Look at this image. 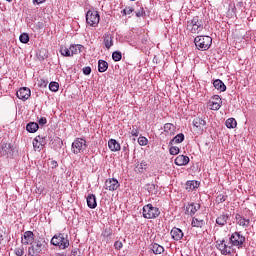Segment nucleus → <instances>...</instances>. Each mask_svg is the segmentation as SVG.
<instances>
[{"label": "nucleus", "instance_id": "obj_32", "mask_svg": "<svg viewBox=\"0 0 256 256\" xmlns=\"http://www.w3.org/2000/svg\"><path fill=\"white\" fill-rule=\"evenodd\" d=\"M175 129V125H173L172 123H166L164 125V132L169 133L170 135L175 134Z\"/></svg>", "mask_w": 256, "mask_h": 256}, {"label": "nucleus", "instance_id": "obj_45", "mask_svg": "<svg viewBox=\"0 0 256 256\" xmlns=\"http://www.w3.org/2000/svg\"><path fill=\"white\" fill-rule=\"evenodd\" d=\"M33 148L35 151H41V144H39L38 141H36V138L33 140Z\"/></svg>", "mask_w": 256, "mask_h": 256}, {"label": "nucleus", "instance_id": "obj_5", "mask_svg": "<svg viewBox=\"0 0 256 256\" xmlns=\"http://www.w3.org/2000/svg\"><path fill=\"white\" fill-rule=\"evenodd\" d=\"M142 215L144 219H157L161 215V211L153 204H147L142 208Z\"/></svg>", "mask_w": 256, "mask_h": 256}, {"label": "nucleus", "instance_id": "obj_52", "mask_svg": "<svg viewBox=\"0 0 256 256\" xmlns=\"http://www.w3.org/2000/svg\"><path fill=\"white\" fill-rule=\"evenodd\" d=\"M51 165H52V169H57V167H59V164L55 160L51 161Z\"/></svg>", "mask_w": 256, "mask_h": 256}, {"label": "nucleus", "instance_id": "obj_55", "mask_svg": "<svg viewBox=\"0 0 256 256\" xmlns=\"http://www.w3.org/2000/svg\"><path fill=\"white\" fill-rule=\"evenodd\" d=\"M55 256H65V254L58 253Z\"/></svg>", "mask_w": 256, "mask_h": 256}, {"label": "nucleus", "instance_id": "obj_30", "mask_svg": "<svg viewBox=\"0 0 256 256\" xmlns=\"http://www.w3.org/2000/svg\"><path fill=\"white\" fill-rule=\"evenodd\" d=\"M183 141H185V134L179 133L170 141V145L183 143Z\"/></svg>", "mask_w": 256, "mask_h": 256}, {"label": "nucleus", "instance_id": "obj_36", "mask_svg": "<svg viewBox=\"0 0 256 256\" xmlns=\"http://www.w3.org/2000/svg\"><path fill=\"white\" fill-rule=\"evenodd\" d=\"M112 59L113 61H121V59H123V54H121L120 51H115L112 53Z\"/></svg>", "mask_w": 256, "mask_h": 256}, {"label": "nucleus", "instance_id": "obj_8", "mask_svg": "<svg viewBox=\"0 0 256 256\" xmlns=\"http://www.w3.org/2000/svg\"><path fill=\"white\" fill-rule=\"evenodd\" d=\"M230 242L234 247H241L245 243V236L241 232H234L230 237Z\"/></svg>", "mask_w": 256, "mask_h": 256}, {"label": "nucleus", "instance_id": "obj_22", "mask_svg": "<svg viewBox=\"0 0 256 256\" xmlns=\"http://www.w3.org/2000/svg\"><path fill=\"white\" fill-rule=\"evenodd\" d=\"M213 86L217 91H220V93H225V91H227V86L221 81V79L214 80Z\"/></svg>", "mask_w": 256, "mask_h": 256}, {"label": "nucleus", "instance_id": "obj_41", "mask_svg": "<svg viewBox=\"0 0 256 256\" xmlns=\"http://www.w3.org/2000/svg\"><path fill=\"white\" fill-rule=\"evenodd\" d=\"M130 135H132V137H139V128H137V126H132L130 128Z\"/></svg>", "mask_w": 256, "mask_h": 256}, {"label": "nucleus", "instance_id": "obj_20", "mask_svg": "<svg viewBox=\"0 0 256 256\" xmlns=\"http://www.w3.org/2000/svg\"><path fill=\"white\" fill-rule=\"evenodd\" d=\"M86 201L89 209H95L97 207V197L94 194H88Z\"/></svg>", "mask_w": 256, "mask_h": 256}, {"label": "nucleus", "instance_id": "obj_14", "mask_svg": "<svg viewBox=\"0 0 256 256\" xmlns=\"http://www.w3.org/2000/svg\"><path fill=\"white\" fill-rule=\"evenodd\" d=\"M218 249L219 251L223 254V255H231V253H233V247L226 245L225 244V240H222L219 244H218Z\"/></svg>", "mask_w": 256, "mask_h": 256}, {"label": "nucleus", "instance_id": "obj_21", "mask_svg": "<svg viewBox=\"0 0 256 256\" xmlns=\"http://www.w3.org/2000/svg\"><path fill=\"white\" fill-rule=\"evenodd\" d=\"M103 43L106 49H111V46L113 45V34L105 33L103 36Z\"/></svg>", "mask_w": 256, "mask_h": 256}, {"label": "nucleus", "instance_id": "obj_16", "mask_svg": "<svg viewBox=\"0 0 256 256\" xmlns=\"http://www.w3.org/2000/svg\"><path fill=\"white\" fill-rule=\"evenodd\" d=\"M231 215L223 212L216 218V224L219 225V227H225L226 223L229 221Z\"/></svg>", "mask_w": 256, "mask_h": 256}, {"label": "nucleus", "instance_id": "obj_31", "mask_svg": "<svg viewBox=\"0 0 256 256\" xmlns=\"http://www.w3.org/2000/svg\"><path fill=\"white\" fill-rule=\"evenodd\" d=\"M192 227H197V228H201L203 227V225H205V220L200 219L199 218H192V222H191Z\"/></svg>", "mask_w": 256, "mask_h": 256}, {"label": "nucleus", "instance_id": "obj_3", "mask_svg": "<svg viewBox=\"0 0 256 256\" xmlns=\"http://www.w3.org/2000/svg\"><path fill=\"white\" fill-rule=\"evenodd\" d=\"M186 30L188 33H201L203 31V20L199 16H194L191 20L187 21Z\"/></svg>", "mask_w": 256, "mask_h": 256}, {"label": "nucleus", "instance_id": "obj_27", "mask_svg": "<svg viewBox=\"0 0 256 256\" xmlns=\"http://www.w3.org/2000/svg\"><path fill=\"white\" fill-rule=\"evenodd\" d=\"M199 187V183L195 180H190V181H187L186 182V186H185V189L186 191H195V189H198Z\"/></svg>", "mask_w": 256, "mask_h": 256}, {"label": "nucleus", "instance_id": "obj_2", "mask_svg": "<svg viewBox=\"0 0 256 256\" xmlns=\"http://www.w3.org/2000/svg\"><path fill=\"white\" fill-rule=\"evenodd\" d=\"M45 247H47V242L45 241V238H39L38 240H35L28 248V256L41 255Z\"/></svg>", "mask_w": 256, "mask_h": 256}, {"label": "nucleus", "instance_id": "obj_28", "mask_svg": "<svg viewBox=\"0 0 256 256\" xmlns=\"http://www.w3.org/2000/svg\"><path fill=\"white\" fill-rule=\"evenodd\" d=\"M26 131H28V133H37V131H39V124H37V122H29L26 125Z\"/></svg>", "mask_w": 256, "mask_h": 256}, {"label": "nucleus", "instance_id": "obj_37", "mask_svg": "<svg viewBox=\"0 0 256 256\" xmlns=\"http://www.w3.org/2000/svg\"><path fill=\"white\" fill-rule=\"evenodd\" d=\"M49 89L53 93H57V91H59V83H57V82H50Z\"/></svg>", "mask_w": 256, "mask_h": 256}, {"label": "nucleus", "instance_id": "obj_50", "mask_svg": "<svg viewBox=\"0 0 256 256\" xmlns=\"http://www.w3.org/2000/svg\"><path fill=\"white\" fill-rule=\"evenodd\" d=\"M39 125H47V118L42 117L38 121Z\"/></svg>", "mask_w": 256, "mask_h": 256}, {"label": "nucleus", "instance_id": "obj_18", "mask_svg": "<svg viewBox=\"0 0 256 256\" xmlns=\"http://www.w3.org/2000/svg\"><path fill=\"white\" fill-rule=\"evenodd\" d=\"M170 235L174 241H181L184 236L183 230H181L177 227L172 228Z\"/></svg>", "mask_w": 256, "mask_h": 256}, {"label": "nucleus", "instance_id": "obj_15", "mask_svg": "<svg viewBox=\"0 0 256 256\" xmlns=\"http://www.w3.org/2000/svg\"><path fill=\"white\" fill-rule=\"evenodd\" d=\"M189 156H185V155H178L175 160L174 163L175 165H177L178 167H183L185 165H189Z\"/></svg>", "mask_w": 256, "mask_h": 256}, {"label": "nucleus", "instance_id": "obj_47", "mask_svg": "<svg viewBox=\"0 0 256 256\" xmlns=\"http://www.w3.org/2000/svg\"><path fill=\"white\" fill-rule=\"evenodd\" d=\"M143 15H145V10L143 9V7H140V8L136 11V17H143Z\"/></svg>", "mask_w": 256, "mask_h": 256}, {"label": "nucleus", "instance_id": "obj_12", "mask_svg": "<svg viewBox=\"0 0 256 256\" xmlns=\"http://www.w3.org/2000/svg\"><path fill=\"white\" fill-rule=\"evenodd\" d=\"M16 96L18 97V99H21L22 101H27V99L31 97V89L27 87L20 88L16 92Z\"/></svg>", "mask_w": 256, "mask_h": 256}, {"label": "nucleus", "instance_id": "obj_35", "mask_svg": "<svg viewBox=\"0 0 256 256\" xmlns=\"http://www.w3.org/2000/svg\"><path fill=\"white\" fill-rule=\"evenodd\" d=\"M146 190L150 195H157V186L155 184H147Z\"/></svg>", "mask_w": 256, "mask_h": 256}, {"label": "nucleus", "instance_id": "obj_34", "mask_svg": "<svg viewBox=\"0 0 256 256\" xmlns=\"http://www.w3.org/2000/svg\"><path fill=\"white\" fill-rule=\"evenodd\" d=\"M60 55H62V57H72L71 48L62 46L60 48Z\"/></svg>", "mask_w": 256, "mask_h": 256}, {"label": "nucleus", "instance_id": "obj_42", "mask_svg": "<svg viewBox=\"0 0 256 256\" xmlns=\"http://www.w3.org/2000/svg\"><path fill=\"white\" fill-rule=\"evenodd\" d=\"M149 143V140L145 136H141L138 138V144L141 145V147H145Z\"/></svg>", "mask_w": 256, "mask_h": 256}, {"label": "nucleus", "instance_id": "obj_24", "mask_svg": "<svg viewBox=\"0 0 256 256\" xmlns=\"http://www.w3.org/2000/svg\"><path fill=\"white\" fill-rule=\"evenodd\" d=\"M207 125V122L203 118L196 117L193 120V126L196 127V129H200L203 131V128Z\"/></svg>", "mask_w": 256, "mask_h": 256}, {"label": "nucleus", "instance_id": "obj_51", "mask_svg": "<svg viewBox=\"0 0 256 256\" xmlns=\"http://www.w3.org/2000/svg\"><path fill=\"white\" fill-rule=\"evenodd\" d=\"M139 169H147V162L142 161L139 165Z\"/></svg>", "mask_w": 256, "mask_h": 256}, {"label": "nucleus", "instance_id": "obj_10", "mask_svg": "<svg viewBox=\"0 0 256 256\" xmlns=\"http://www.w3.org/2000/svg\"><path fill=\"white\" fill-rule=\"evenodd\" d=\"M211 99L212 100L209 102L210 109L212 111H219L221 109V106L223 105V100H221V96L214 95Z\"/></svg>", "mask_w": 256, "mask_h": 256}, {"label": "nucleus", "instance_id": "obj_54", "mask_svg": "<svg viewBox=\"0 0 256 256\" xmlns=\"http://www.w3.org/2000/svg\"><path fill=\"white\" fill-rule=\"evenodd\" d=\"M47 83L48 82L46 80H40V87H45Z\"/></svg>", "mask_w": 256, "mask_h": 256}, {"label": "nucleus", "instance_id": "obj_1", "mask_svg": "<svg viewBox=\"0 0 256 256\" xmlns=\"http://www.w3.org/2000/svg\"><path fill=\"white\" fill-rule=\"evenodd\" d=\"M194 44L198 51H209L211 45H213V38L204 35L196 36L194 38Z\"/></svg>", "mask_w": 256, "mask_h": 256}, {"label": "nucleus", "instance_id": "obj_4", "mask_svg": "<svg viewBox=\"0 0 256 256\" xmlns=\"http://www.w3.org/2000/svg\"><path fill=\"white\" fill-rule=\"evenodd\" d=\"M50 243L54 247H59V249H67L69 247V238L66 234L59 233L52 237Z\"/></svg>", "mask_w": 256, "mask_h": 256}, {"label": "nucleus", "instance_id": "obj_57", "mask_svg": "<svg viewBox=\"0 0 256 256\" xmlns=\"http://www.w3.org/2000/svg\"><path fill=\"white\" fill-rule=\"evenodd\" d=\"M6 1H8V3H11L12 0H6Z\"/></svg>", "mask_w": 256, "mask_h": 256}, {"label": "nucleus", "instance_id": "obj_40", "mask_svg": "<svg viewBox=\"0 0 256 256\" xmlns=\"http://www.w3.org/2000/svg\"><path fill=\"white\" fill-rule=\"evenodd\" d=\"M16 256H23L25 255V248L23 246L17 247L14 250Z\"/></svg>", "mask_w": 256, "mask_h": 256}, {"label": "nucleus", "instance_id": "obj_26", "mask_svg": "<svg viewBox=\"0 0 256 256\" xmlns=\"http://www.w3.org/2000/svg\"><path fill=\"white\" fill-rule=\"evenodd\" d=\"M83 51V45L81 44H72L70 45V53L73 57V55H78V53H81Z\"/></svg>", "mask_w": 256, "mask_h": 256}, {"label": "nucleus", "instance_id": "obj_46", "mask_svg": "<svg viewBox=\"0 0 256 256\" xmlns=\"http://www.w3.org/2000/svg\"><path fill=\"white\" fill-rule=\"evenodd\" d=\"M133 11H135V9H133V7H126V8L122 11V13H123L124 15H131V13H133Z\"/></svg>", "mask_w": 256, "mask_h": 256}, {"label": "nucleus", "instance_id": "obj_7", "mask_svg": "<svg viewBox=\"0 0 256 256\" xmlns=\"http://www.w3.org/2000/svg\"><path fill=\"white\" fill-rule=\"evenodd\" d=\"M87 149V141L83 138H76L72 143L71 151L74 155H79Z\"/></svg>", "mask_w": 256, "mask_h": 256}, {"label": "nucleus", "instance_id": "obj_23", "mask_svg": "<svg viewBox=\"0 0 256 256\" xmlns=\"http://www.w3.org/2000/svg\"><path fill=\"white\" fill-rule=\"evenodd\" d=\"M108 147L110 151L113 152L121 151V144H119V142H117V140L115 139H110L108 141Z\"/></svg>", "mask_w": 256, "mask_h": 256}, {"label": "nucleus", "instance_id": "obj_53", "mask_svg": "<svg viewBox=\"0 0 256 256\" xmlns=\"http://www.w3.org/2000/svg\"><path fill=\"white\" fill-rule=\"evenodd\" d=\"M34 5H41V3H45V0H33Z\"/></svg>", "mask_w": 256, "mask_h": 256}, {"label": "nucleus", "instance_id": "obj_11", "mask_svg": "<svg viewBox=\"0 0 256 256\" xmlns=\"http://www.w3.org/2000/svg\"><path fill=\"white\" fill-rule=\"evenodd\" d=\"M120 186L121 184H119V180L115 178H109L106 179L104 187L107 191H117Z\"/></svg>", "mask_w": 256, "mask_h": 256}, {"label": "nucleus", "instance_id": "obj_9", "mask_svg": "<svg viewBox=\"0 0 256 256\" xmlns=\"http://www.w3.org/2000/svg\"><path fill=\"white\" fill-rule=\"evenodd\" d=\"M0 155L2 157H13V145L9 143H2L0 145Z\"/></svg>", "mask_w": 256, "mask_h": 256}, {"label": "nucleus", "instance_id": "obj_29", "mask_svg": "<svg viewBox=\"0 0 256 256\" xmlns=\"http://www.w3.org/2000/svg\"><path fill=\"white\" fill-rule=\"evenodd\" d=\"M109 69V63L105 60H99L98 61V71L99 73H105Z\"/></svg>", "mask_w": 256, "mask_h": 256}, {"label": "nucleus", "instance_id": "obj_38", "mask_svg": "<svg viewBox=\"0 0 256 256\" xmlns=\"http://www.w3.org/2000/svg\"><path fill=\"white\" fill-rule=\"evenodd\" d=\"M35 139L41 147H45V145H47V139L45 137L36 136Z\"/></svg>", "mask_w": 256, "mask_h": 256}, {"label": "nucleus", "instance_id": "obj_19", "mask_svg": "<svg viewBox=\"0 0 256 256\" xmlns=\"http://www.w3.org/2000/svg\"><path fill=\"white\" fill-rule=\"evenodd\" d=\"M235 219H236L237 225H239L240 227H249V225L251 223L250 219H247V218L241 216V214H236Z\"/></svg>", "mask_w": 256, "mask_h": 256}, {"label": "nucleus", "instance_id": "obj_13", "mask_svg": "<svg viewBox=\"0 0 256 256\" xmlns=\"http://www.w3.org/2000/svg\"><path fill=\"white\" fill-rule=\"evenodd\" d=\"M34 242H35V234L33 233V231L24 232L22 237V244L33 245Z\"/></svg>", "mask_w": 256, "mask_h": 256}, {"label": "nucleus", "instance_id": "obj_33", "mask_svg": "<svg viewBox=\"0 0 256 256\" xmlns=\"http://www.w3.org/2000/svg\"><path fill=\"white\" fill-rule=\"evenodd\" d=\"M225 125L227 129H235V127H237V120H235V118H228Z\"/></svg>", "mask_w": 256, "mask_h": 256}, {"label": "nucleus", "instance_id": "obj_56", "mask_svg": "<svg viewBox=\"0 0 256 256\" xmlns=\"http://www.w3.org/2000/svg\"><path fill=\"white\" fill-rule=\"evenodd\" d=\"M1 239H3V236L0 234V241H1Z\"/></svg>", "mask_w": 256, "mask_h": 256}, {"label": "nucleus", "instance_id": "obj_44", "mask_svg": "<svg viewBox=\"0 0 256 256\" xmlns=\"http://www.w3.org/2000/svg\"><path fill=\"white\" fill-rule=\"evenodd\" d=\"M216 201H217V203H225V201H227V196H225L223 194H219L216 197Z\"/></svg>", "mask_w": 256, "mask_h": 256}, {"label": "nucleus", "instance_id": "obj_25", "mask_svg": "<svg viewBox=\"0 0 256 256\" xmlns=\"http://www.w3.org/2000/svg\"><path fill=\"white\" fill-rule=\"evenodd\" d=\"M150 249L153 251L154 255H161L165 252V248L158 243H152Z\"/></svg>", "mask_w": 256, "mask_h": 256}, {"label": "nucleus", "instance_id": "obj_39", "mask_svg": "<svg viewBox=\"0 0 256 256\" xmlns=\"http://www.w3.org/2000/svg\"><path fill=\"white\" fill-rule=\"evenodd\" d=\"M20 43H29V34L27 33H22L19 37Z\"/></svg>", "mask_w": 256, "mask_h": 256}, {"label": "nucleus", "instance_id": "obj_17", "mask_svg": "<svg viewBox=\"0 0 256 256\" xmlns=\"http://www.w3.org/2000/svg\"><path fill=\"white\" fill-rule=\"evenodd\" d=\"M199 209H201V205L199 204H188L186 206V215H190L191 217H193V215H195L199 211Z\"/></svg>", "mask_w": 256, "mask_h": 256}, {"label": "nucleus", "instance_id": "obj_43", "mask_svg": "<svg viewBox=\"0 0 256 256\" xmlns=\"http://www.w3.org/2000/svg\"><path fill=\"white\" fill-rule=\"evenodd\" d=\"M169 151H170V155H179L180 149L177 146H172L170 147Z\"/></svg>", "mask_w": 256, "mask_h": 256}, {"label": "nucleus", "instance_id": "obj_48", "mask_svg": "<svg viewBox=\"0 0 256 256\" xmlns=\"http://www.w3.org/2000/svg\"><path fill=\"white\" fill-rule=\"evenodd\" d=\"M114 247H115V249H117L118 251H119L120 249H123V242H121V241H116V242L114 243Z\"/></svg>", "mask_w": 256, "mask_h": 256}, {"label": "nucleus", "instance_id": "obj_49", "mask_svg": "<svg viewBox=\"0 0 256 256\" xmlns=\"http://www.w3.org/2000/svg\"><path fill=\"white\" fill-rule=\"evenodd\" d=\"M83 74L84 75H91V67L86 66L83 68Z\"/></svg>", "mask_w": 256, "mask_h": 256}, {"label": "nucleus", "instance_id": "obj_6", "mask_svg": "<svg viewBox=\"0 0 256 256\" xmlns=\"http://www.w3.org/2000/svg\"><path fill=\"white\" fill-rule=\"evenodd\" d=\"M101 16L97 10H88L86 13V23L90 27H98Z\"/></svg>", "mask_w": 256, "mask_h": 256}]
</instances>
